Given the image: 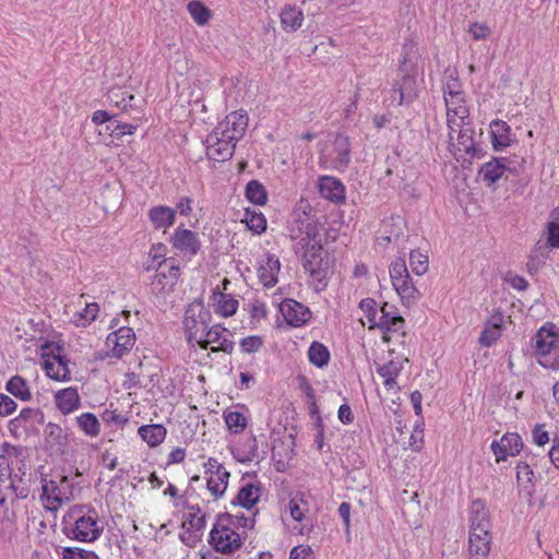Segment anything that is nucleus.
Returning <instances> with one entry per match:
<instances>
[{
    "label": "nucleus",
    "mask_w": 559,
    "mask_h": 559,
    "mask_svg": "<svg viewBox=\"0 0 559 559\" xmlns=\"http://www.w3.org/2000/svg\"><path fill=\"white\" fill-rule=\"evenodd\" d=\"M302 265L310 277L317 282V290H322L326 287V280L331 274V263L322 245L319 242L311 243L310 241L305 245Z\"/></svg>",
    "instance_id": "obj_1"
},
{
    "label": "nucleus",
    "mask_w": 559,
    "mask_h": 559,
    "mask_svg": "<svg viewBox=\"0 0 559 559\" xmlns=\"http://www.w3.org/2000/svg\"><path fill=\"white\" fill-rule=\"evenodd\" d=\"M454 129H449V143L452 147L453 154L459 158L464 154L469 157L480 156L481 148L478 144L477 138L480 133H477L472 127L471 120L464 119L463 123Z\"/></svg>",
    "instance_id": "obj_2"
},
{
    "label": "nucleus",
    "mask_w": 559,
    "mask_h": 559,
    "mask_svg": "<svg viewBox=\"0 0 559 559\" xmlns=\"http://www.w3.org/2000/svg\"><path fill=\"white\" fill-rule=\"evenodd\" d=\"M390 277L394 289L405 306L409 307L420 299L421 293L411 277L403 259L396 258L391 262Z\"/></svg>",
    "instance_id": "obj_3"
},
{
    "label": "nucleus",
    "mask_w": 559,
    "mask_h": 559,
    "mask_svg": "<svg viewBox=\"0 0 559 559\" xmlns=\"http://www.w3.org/2000/svg\"><path fill=\"white\" fill-rule=\"evenodd\" d=\"M320 160L326 167L345 170L350 163V143L348 136L336 134L325 142L320 152Z\"/></svg>",
    "instance_id": "obj_4"
},
{
    "label": "nucleus",
    "mask_w": 559,
    "mask_h": 559,
    "mask_svg": "<svg viewBox=\"0 0 559 559\" xmlns=\"http://www.w3.org/2000/svg\"><path fill=\"white\" fill-rule=\"evenodd\" d=\"M211 320L210 311L204 307L201 301L191 302L183 318V325L189 343H200L203 340V334L209 329Z\"/></svg>",
    "instance_id": "obj_5"
},
{
    "label": "nucleus",
    "mask_w": 559,
    "mask_h": 559,
    "mask_svg": "<svg viewBox=\"0 0 559 559\" xmlns=\"http://www.w3.org/2000/svg\"><path fill=\"white\" fill-rule=\"evenodd\" d=\"M78 518L72 530L73 537L80 542H94L103 533V526L98 524V514L95 509L80 506L75 510Z\"/></svg>",
    "instance_id": "obj_6"
},
{
    "label": "nucleus",
    "mask_w": 559,
    "mask_h": 559,
    "mask_svg": "<svg viewBox=\"0 0 559 559\" xmlns=\"http://www.w3.org/2000/svg\"><path fill=\"white\" fill-rule=\"evenodd\" d=\"M210 544L222 554H233L242 545L240 535L222 515L210 533Z\"/></svg>",
    "instance_id": "obj_7"
},
{
    "label": "nucleus",
    "mask_w": 559,
    "mask_h": 559,
    "mask_svg": "<svg viewBox=\"0 0 559 559\" xmlns=\"http://www.w3.org/2000/svg\"><path fill=\"white\" fill-rule=\"evenodd\" d=\"M41 499L48 503V510H58L63 502H69L73 498V485L68 476H61L59 481L45 480L41 486Z\"/></svg>",
    "instance_id": "obj_8"
},
{
    "label": "nucleus",
    "mask_w": 559,
    "mask_h": 559,
    "mask_svg": "<svg viewBox=\"0 0 559 559\" xmlns=\"http://www.w3.org/2000/svg\"><path fill=\"white\" fill-rule=\"evenodd\" d=\"M248 127V116L243 110L233 111L216 127V134L225 136L231 143H236L243 136Z\"/></svg>",
    "instance_id": "obj_9"
},
{
    "label": "nucleus",
    "mask_w": 559,
    "mask_h": 559,
    "mask_svg": "<svg viewBox=\"0 0 559 559\" xmlns=\"http://www.w3.org/2000/svg\"><path fill=\"white\" fill-rule=\"evenodd\" d=\"M230 332L219 324H215L206 330L203 340L197 343L201 348L206 349L211 345L213 353L224 352L231 354L234 350V342L230 340Z\"/></svg>",
    "instance_id": "obj_10"
},
{
    "label": "nucleus",
    "mask_w": 559,
    "mask_h": 559,
    "mask_svg": "<svg viewBox=\"0 0 559 559\" xmlns=\"http://www.w3.org/2000/svg\"><path fill=\"white\" fill-rule=\"evenodd\" d=\"M135 343L134 331L129 326H122L111 332L106 338V346L110 349V356L121 358L131 350Z\"/></svg>",
    "instance_id": "obj_11"
},
{
    "label": "nucleus",
    "mask_w": 559,
    "mask_h": 559,
    "mask_svg": "<svg viewBox=\"0 0 559 559\" xmlns=\"http://www.w3.org/2000/svg\"><path fill=\"white\" fill-rule=\"evenodd\" d=\"M206 155L215 162L228 160L233 157L236 145L213 130L205 139Z\"/></svg>",
    "instance_id": "obj_12"
},
{
    "label": "nucleus",
    "mask_w": 559,
    "mask_h": 559,
    "mask_svg": "<svg viewBox=\"0 0 559 559\" xmlns=\"http://www.w3.org/2000/svg\"><path fill=\"white\" fill-rule=\"evenodd\" d=\"M491 451L499 463L506 461L508 456L518 455L523 449V442L518 433H504L500 440H493L490 445Z\"/></svg>",
    "instance_id": "obj_13"
},
{
    "label": "nucleus",
    "mask_w": 559,
    "mask_h": 559,
    "mask_svg": "<svg viewBox=\"0 0 559 559\" xmlns=\"http://www.w3.org/2000/svg\"><path fill=\"white\" fill-rule=\"evenodd\" d=\"M533 342L536 358L539 355L556 349L559 346V329L552 323H547L536 332Z\"/></svg>",
    "instance_id": "obj_14"
},
{
    "label": "nucleus",
    "mask_w": 559,
    "mask_h": 559,
    "mask_svg": "<svg viewBox=\"0 0 559 559\" xmlns=\"http://www.w3.org/2000/svg\"><path fill=\"white\" fill-rule=\"evenodd\" d=\"M179 276V267L175 265L174 260L165 259L158 262L156 274L152 281V290L162 293L166 286L171 287Z\"/></svg>",
    "instance_id": "obj_15"
},
{
    "label": "nucleus",
    "mask_w": 559,
    "mask_h": 559,
    "mask_svg": "<svg viewBox=\"0 0 559 559\" xmlns=\"http://www.w3.org/2000/svg\"><path fill=\"white\" fill-rule=\"evenodd\" d=\"M447 106V123L449 129H454L463 123L464 119L469 118V109L466 105L465 96L459 94L455 96H447L444 99Z\"/></svg>",
    "instance_id": "obj_16"
},
{
    "label": "nucleus",
    "mask_w": 559,
    "mask_h": 559,
    "mask_svg": "<svg viewBox=\"0 0 559 559\" xmlns=\"http://www.w3.org/2000/svg\"><path fill=\"white\" fill-rule=\"evenodd\" d=\"M490 514L485 504L480 499H476L471 503L469 507V532L485 534H491Z\"/></svg>",
    "instance_id": "obj_17"
},
{
    "label": "nucleus",
    "mask_w": 559,
    "mask_h": 559,
    "mask_svg": "<svg viewBox=\"0 0 559 559\" xmlns=\"http://www.w3.org/2000/svg\"><path fill=\"white\" fill-rule=\"evenodd\" d=\"M280 311L285 321L292 326H300L310 318L309 309L294 299H285L280 305Z\"/></svg>",
    "instance_id": "obj_18"
},
{
    "label": "nucleus",
    "mask_w": 559,
    "mask_h": 559,
    "mask_svg": "<svg viewBox=\"0 0 559 559\" xmlns=\"http://www.w3.org/2000/svg\"><path fill=\"white\" fill-rule=\"evenodd\" d=\"M393 100L397 105L409 104L418 96V84L416 78L405 74L393 87Z\"/></svg>",
    "instance_id": "obj_19"
},
{
    "label": "nucleus",
    "mask_w": 559,
    "mask_h": 559,
    "mask_svg": "<svg viewBox=\"0 0 559 559\" xmlns=\"http://www.w3.org/2000/svg\"><path fill=\"white\" fill-rule=\"evenodd\" d=\"M58 354L45 359L44 368L48 377L55 380H68L70 370L68 368V359L60 354L61 348L58 346Z\"/></svg>",
    "instance_id": "obj_20"
},
{
    "label": "nucleus",
    "mask_w": 559,
    "mask_h": 559,
    "mask_svg": "<svg viewBox=\"0 0 559 559\" xmlns=\"http://www.w3.org/2000/svg\"><path fill=\"white\" fill-rule=\"evenodd\" d=\"M176 249L185 254L194 255L200 249V241L197 234L189 229H177L171 238Z\"/></svg>",
    "instance_id": "obj_21"
},
{
    "label": "nucleus",
    "mask_w": 559,
    "mask_h": 559,
    "mask_svg": "<svg viewBox=\"0 0 559 559\" xmlns=\"http://www.w3.org/2000/svg\"><path fill=\"white\" fill-rule=\"evenodd\" d=\"M491 534L469 532L468 559H488L490 552Z\"/></svg>",
    "instance_id": "obj_22"
},
{
    "label": "nucleus",
    "mask_w": 559,
    "mask_h": 559,
    "mask_svg": "<svg viewBox=\"0 0 559 559\" xmlns=\"http://www.w3.org/2000/svg\"><path fill=\"white\" fill-rule=\"evenodd\" d=\"M319 192L322 198L335 203L344 200V186L333 177L325 176L320 178Z\"/></svg>",
    "instance_id": "obj_23"
},
{
    "label": "nucleus",
    "mask_w": 559,
    "mask_h": 559,
    "mask_svg": "<svg viewBox=\"0 0 559 559\" xmlns=\"http://www.w3.org/2000/svg\"><path fill=\"white\" fill-rule=\"evenodd\" d=\"M280 260L274 255H267L258 270L259 278L265 287H273L277 283L280 272Z\"/></svg>",
    "instance_id": "obj_24"
},
{
    "label": "nucleus",
    "mask_w": 559,
    "mask_h": 559,
    "mask_svg": "<svg viewBox=\"0 0 559 559\" xmlns=\"http://www.w3.org/2000/svg\"><path fill=\"white\" fill-rule=\"evenodd\" d=\"M57 407L62 414H69L80 407L81 400L78 390L67 388L60 390L55 395Z\"/></svg>",
    "instance_id": "obj_25"
},
{
    "label": "nucleus",
    "mask_w": 559,
    "mask_h": 559,
    "mask_svg": "<svg viewBox=\"0 0 559 559\" xmlns=\"http://www.w3.org/2000/svg\"><path fill=\"white\" fill-rule=\"evenodd\" d=\"M148 217L156 229H167L175 223L176 211L169 206H153Z\"/></svg>",
    "instance_id": "obj_26"
},
{
    "label": "nucleus",
    "mask_w": 559,
    "mask_h": 559,
    "mask_svg": "<svg viewBox=\"0 0 559 559\" xmlns=\"http://www.w3.org/2000/svg\"><path fill=\"white\" fill-rule=\"evenodd\" d=\"M479 175L487 186L495 185L501 177L506 175V168L502 165V157H493L490 162L483 165Z\"/></svg>",
    "instance_id": "obj_27"
},
{
    "label": "nucleus",
    "mask_w": 559,
    "mask_h": 559,
    "mask_svg": "<svg viewBox=\"0 0 559 559\" xmlns=\"http://www.w3.org/2000/svg\"><path fill=\"white\" fill-rule=\"evenodd\" d=\"M304 21V13L301 10L293 5H286L281 12L282 27L287 32L297 31Z\"/></svg>",
    "instance_id": "obj_28"
},
{
    "label": "nucleus",
    "mask_w": 559,
    "mask_h": 559,
    "mask_svg": "<svg viewBox=\"0 0 559 559\" xmlns=\"http://www.w3.org/2000/svg\"><path fill=\"white\" fill-rule=\"evenodd\" d=\"M166 428L163 425H144L138 430L139 436L150 445H159L166 437Z\"/></svg>",
    "instance_id": "obj_29"
},
{
    "label": "nucleus",
    "mask_w": 559,
    "mask_h": 559,
    "mask_svg": "<svg viewBox=\"0 0 559 559\" xmlns=\"http://www.w3.org/2000/svg\"><path fill=\"white\" fill-rule=\"evenodd\" d=\"M108 102L117 108L127 111L129 108L135 107L132 102L135 99L134 95L130 94L122 87H112L107 94Z\"/></svg>",
    "instance_id": "obj_30"
},
{
    "label": "nucleus",
    "mask_w": 559,
    "mask_h": 559,
    "mask_svg": "<svg viewBox=\"0 0 559 559\" xmlns=\"http://www.w3.org/2000/svg\"><path fill=\"white\" fill-rule=\"evenodd\" d=\"M403 362H408V359H404L403 361L391 360L378 369V373L384 379L383 384L388 390L395 386V379L401 373Z\"/></svg>",
    "instance_id": "obj_31"
},
{
    "label": "nucleus",
    "mask_w": 559,
    "mask_h": 559,
    "mask_svg": "<svg viewBox=\"0 0 559 559\" xmlns=\"http://www.w3.org/2000/svg\"><path fill=\"white\" fill-rule=\"evenodd\" d=\"M510 127L506 121L496 120L491 123L492 144L496 151L510 144Z\"/></svg>",
    "instance_id": "obj_32"
},
{
    "label": "nucleus",
    "mask_w": 559,
    "mask_h": 559,
    "mask_svg": "<svg viewBox=\"0 0 559 559\" xmlns=\"http://www.w3.org/2000/svg\"><path fill=\"white\" fill-rule=\"evenodd\" d=\"M393 306H390L388 302H384L381 308H379L378 317L374 318V313H372L371 326H379L383 329L385 325H399L402 322V317L397 314H393L392 310Z\"/></svg>",
    "instance_id": "obj_33"
},
{
    "label": "nucleus",
    "mask_w": 559,
    "mask_h": 559,
    "mask_svg": "<svg viewBox=\"0 0 559 559\" xmlns=\"http://www.w3.org/2000/svg\"><path fill=\"white\" fill-rule=\"evenodd\" d=\"M260 492V486L247 484L240 488L237 495L238 503L246 509H251L259 501Z\"/></svg>",
    "instance_id": "obj_34"
},
{
    "label": "nucleus",
    "mask_w": 559,
    "mask_h": 559,
    "mask_svg": "<svg viewBox=\"0 0 559 559\" xmlns=\"http://www.w3.org/2000/svg\"><path fill=\"white\" fill-rule=\"evenodd\" d=\"M5 389L15 397L22 401H29L32 399V393L27 385V382L21 376L12 377L5 384Z\"/></svg>",
    "instance_id": "obj_35"
},
{
    "label": "nucleus",
    "mask_w": 559,
    "mask_h": 559,
    "mask_svg": "<svg viewBox=\"0 0 559 559\" xmlns=\"http://www.w3.org/2000/svg\"><path fill=\"white\" fill-rule=\"evenodd\" d=\"M80 429L90 437H97L100 432V424L92 413H83L76 417Z\"/></svg>",
    "instance_id": "obj_36"
},
{
    "label": "nucleus",
    "mask_w": 559,
    "mask_h": 559,
    "mask_svg": "<svg viewBox=\"0 0 559 559\" xmlns=\"http://www.w3.org/2000/svg\"><path fill=\"white\" fill-rule=\"evenodd\" d=\"M501 322L502 319L499 318L498 320L488 322L485 325V329L479 336V343L483 346L489 347L500 337L502 331Z\"/></svg>",
    "instance_id": "obj_37"
},
{
    "label": "nucleus",
    "mask_w": 559,
    "mask_h": 559,
    "mask_svg": "<svg viewBox=\"0 0 559 559\" xmlns=\"http://www.w3.org/2000/svg\"><path fill=\"white\" fill-rule=\"evenodd\" d=\"M247 199L257 204L264 205L267 201V193L264 186L258 180H250L246 186Z\"/></svg>",
    "instance_id": "obj_38"
},
{
    "label": "nucleus",
    "mask_w": 559,
    "mask_h": 559,
    "mask_svg": "<svg viewBox=\"0 0 559 559\" xmlns=\"http://www.w3.org/2000/svg\"><path fill=\"white\" fill-rule=\"evenodd\" d=\"M308 356L310 362L319 368L326 366L330 360L329 349L319 342H313L310 345Z\"/></svg>",
    "instance_id": "obj_39"
},
{
    "label": "nucleus",
    "mask_w": 559,
    "mask_h": 559,
    "mask_svg": "<svg viewBox=\"0 0 559 559\" xmlns=\"http://www.w3.org/2000/svg\"><path fill=\"white\" fill-rule=\"evenodd\" d=\"M188 11L191 14L192 19L194 20V22L199 25L207 24L210 19L212 17L211 10L200 1L194 0L189 2Z\"/></svg>",
    "instance_id": "obj_40"
},
{
    "label": "nucleus",
    "mask_w": 559,
    "mask_h": 559,
    "mask_svg": "<svg viewBox=\"0 0 559 559\" xmlns=\"http://www.w3.org/2000/svg\"><path fill=\"white\" fill-rule=\"evenodd\" d=\"M548 247L559 248V223L557 222L548 223L546 245L535 249L534 253L540 252V255L547 257Z\"/></svg>",
    "instance_id": "obj_41"
},
{
    "label": "nucleus",
    "mask_w": 559,
    "mask_h": 559,
    "mask_svg": "<svg viewBox=\"0 0 559 559\" xmlns=\"http://www.w3.org/2000/svg\"><path fill=\"white\" fill-rule=\"evenodd\" d=\"M225 423L230 431L239 433L247 427L246 416L238 411H229L224 414Z\"/></svg>",
    "instance_id": "obj_42"
},
{
    "label": "nucleus",
    "mask_w": 559,
    "mask_h": 559,
    "mask_svg": "<svg viewBox=\"0 0 559 559\" xmlns=\"http://www.w3.org/2000/svg\"><path fill=\"white\" fill-rule=\"evenodd\" d=\"M443 97L463 94L462 84L453 71L447 70L443 80Z\"/></svg>",
    "instance_id": "obj_43"
},
{
    "label": "nucleus",
    "mask_w": 559,
    "mask_h": 559,
    "mask_svg": "<svg viewBox=\"0 0 559 559\" xmlns=\"http://www.w3.org/2000/svg\"><path fill=\"white\" fill-rule=\"evenodd\" d=\"M533 477H534V472L527 463L520 462L516 465L518 483H519V485L524 486V488L527 489L528 495H531L532 489H533Z\"/></svg>",
    "instance_id": "obj_44"
},
{
    "label": "nucleus",
    "mask_w": 559,
    "mask_h": 559,
    "mask_svg": "<svg viewBox=\"0 0 559 559\" xmlns=\"http://www.w3.org/2000/svg\"><path fill=\"white\" fill-rule=\"evenodd\" d=\"M409 265L414 274L419 276L425 274L429 266L428 255L417 250L411 251Z\"/></svg>",
    "instance_id": "obj_45"
},
{
    "label": "nucleus",
    "mask_w": 559,
    "mask_h": 559,
    "mask_svg": "<svg viewBox=\"0 0 559 559\" xmlns=\"http://www.w3.org/2000/svg\"><path fill=\"white\" fill-rule=\"evenodd\" d=\"M238 309V300L230 295L219 294L217 299L216 312L223 317H230L236 313Z\"/></svg>",
    "instance_id": "obj_46"
},
{
    "label": "nucleus",
    "mask_w": 559,
    "mask_h": 559,
    "mask_svg": "<svg viewBox=\"0 0 559 559\" xmlns=\"http://www.w3.org/2000/svg\"><path fill=\"white\" fill-rule=\"evenodd\" d=\"M245 222L248 228L255 234H261L266 228V219L262 213L246 211Z\"/></svg>",
    "instance_id": "obj_47"
},
{
    "label": "nucleus",
    "mask_w": 559,
    "mask_h": 559,
    "mask_svg": "<svg viewBox=\"0 0 559 559\" xmlns=\"http://www.w3.org/2000/svg\"><path fill=\"white\" fill-rule=\"evenodd\" d=\"M536 359L542 367L554 371H559V345L556 347V349L539 355V357Z\"/></svg>",
    "instance_id": "obj_48"
},
{
    "label": "nucleus",
    "mask_w": 559,
    "mask_h": 559,
    "mask_svg": "<svg viewBox=\"0 0 559 559\" xmlns=\"http://www.w3.org/2000/svg\"><path fill=\"white\" fill-rule=\"evenodd\" d=\"M228 478L229 476H211L207 479V489L215 498H219L224 495L228 485Z\"/></svg>",
    "instance_id": "obj_49"
},
{
    "label": "nucleus",
    "mask_w": 559,
    "mask_h": 559,
    "mask_svg": "<svg viewBox=\"0 0 559 559\" xmlns=\"http://www.w3.org/2000/svg\"><path fill=\"white\" fill-rule=\"evenodd\" d=\"M241 452V456L238 457V460L241 462H251L259 459L258 442L255 437L249 438L248 441L243 443Z\"/></svg>",
    "instance_id": "obj_50"
},
{
    "label": "nucleus",
    "mask_w": 559,
    "mask_h": 559,
    "mask_svg": "<svg viewBox=\"0 0 559 559\" xmlns=\"http://www.w3.org/2000/svg\"><path fill=\"white\" fill-rule=\"evenodd\" d=\"M223 521H226L233 527H242V528H252L254 524V519H250L243 514L241 515H231V514H223Z\"/></svg>",
    "instance_id": "obj_51"
},
{
    "label": "nucleus",
    "mask_w": 559,
    "mask_h": 559,
    "mask_svg": "<svg viewBox=\"0 0 559 559\" xmlns=\"http://www.w3.org/2000/svg\"><path fill=\"white\" fill-rule=\"evenodd\" d=\"M107 130H110L114 138L121 139L126 134H133L136 130V126L131 123H119L114 120V124L107 126Z\"/></svg>",
    "instance_id": "obj_52"
},
{
    "label": "nucleus",
    "mask_w": 559,
    "mask_h": 559,
    "mask_svg": "<svg viewBox=\"0 0 559 559\" xmlns=\"http://www.w3.org/2000/svg\"><path fill=\"white\" fill-rule=\"evenodd\" d=\"M197 510L198 512L191 513L189 520L183 523V526L188 527L190 531H201L205 527V515L199 514V508Z\"/></svg>",
    "instance_id": "obj_53"
},
{
    "label": "nucleus",
    "mask_w": 559,
    "mask_h": 559,
    "mask_svg": "<svg viewBox=\"0 0 559 559\" xmlns=\"http://www.w3.org/2000/svg\"><path fill=\"white\" fill-rule=\"evenodd\" d=\"M404 324L405 321L402 318V322L397 325H385L383 330L382 340L386 343L391 342L393 336L403 337L404 336Z\"/></svg>",
    "instance_id": "obj_54"
},
{
    "label": "nucleus",
    "mask_w": 559,
    "mask_h": 559,
    "mask_svg": "<svg viewBox=\"0 0 559 559\" xmlns=\"http://www.w3.org/2000/svg\"><path fill=\"white\" fill-rule=\"evenodd\" d=\"M263 341L260 336H248L241 340L240 347L246 353H255L262 346Z\"/></svg>",
    "instance_id": "obj_55"
},
{
    "label": "nucleus",
    "mask_w": 559,
    "mask_h": 559,
    "mask_svg": "<svg viewBox=\"0 0 559 559\" xmlns=\"http://www.w3.org/2000/svg\"><path fill=\"white\" fill-rule=\"evenodd\" d=\"M204 467L206 473H210L212 476H229V473L225 469V467L214 457H210L204 464Z\"/></svg>",
    "instance_id": "obj_56"
},
{
    "label": "nucleus",
    "mask_w": 559,
    "mask_h": 559,
    "mask_svg": "<svg viewBox=\"0 0 559 559\" xmlns=\"http://www.w3.org/2000/svg\"><path fill=\"white\" fill-rule=\"evenodd\" d=\"M468 32L472 34L473 38L476 40L485 39L491 33L489 26H487L486 24H483V23L471 24Z\"/></svg>",
    "instance_id": "obj_57"
},
{
    "label": "nucleus",
    "mask_w": 559,
    "mask_h": 559,
    "mask_svg": "<svg viewBox=\"0 0 559 559\" xmlns=\"http://www.w3.org/2000/svg\"><path fill=\"white\" fill-rule=\"evenodd\" d=\"M16 409V403L8 395L0 393V416L7 417Z\"/></svg>",
    "instance_id": "obj_58"
},
{
    "label": "nucleus",
    "mask_w": 559,
    "mask_h": 559,
    "mask_svg": "<svg viewBox=\"0 0 559 559\" xmlns=\"http://www.w3.org/2000/svg\"><path fill=\"white\" fill-rule=\"evenodd\" d=\"M302 502V498L296 496L293 499H290L288 503V510L290 516L297 521L300 522L304 519V511L301 510L300 503Z\"/></svg>",
    "instance_id": "obj_59"
},
{
    "label": "nucleus",
    "mask_w": 559,
    "mask_h": 559,
    "mask_svg": "<svg viewBox=\"0 0 559 559\" xmlns=\"http://www.w3.org/2000/svg\"><path fill=\"white\" fill-rule=\"evenodd\" d=\"M502 165L506 168V174L511 175H520L524 171V159L519 160H510L508 158L502 157Z\"/></svg>",
    "instance_id": "obj_60"
},
{
    "label": "nucleus",
    "mask_w": 559,
    "mask_h": 559,
    "mask_svg": "<svg viewBox=\"0 0 559 559\" xmlns=\"http://www.w3.org/2000/svg\"><path fill=\"white\" fill-rule=\"evenodd\" d=\"M360 309L365 312L368 321L371 323L372 313H374V318L378 317L379 308L377 307V302L371 298H366L360 301Z\"/></svg>",
    "instance_id": "obj_61"
},
{
    "label": "nucleus",
    "mask_w": 559,
    "mask_h": 559,
    "mask_svg": "<svg viewBox=\"0 0 559 559\" xmlns=\"http://www.w3.org/2000/svg\"><path fill=\"white\" fill-rule=\"evenodd\" d=\"M289 559H313V551L309 546H296L290 550Z\"/></svg>",
    "instance_id": "obj_62"
},
{
    "label": "nucleus",
    "mask_w": 559,
    "mask_h": 559,
    "mask_svg": "<svg viewBox=\"0 0 559 559\" xmlns=\"http://www.w3.org/2000/svg\"><path fill=\"white\" fill-rule=\"evenodd\" d=\"M102 419L107 424H115L117 426H122L127 423V418H124L121 414L116 411L106 409L102 414Z\"/></svg>",
    "instance_id": "obj_63"
},
{
    "label": "nucleus",
    "mask_w": 559,
    "mask_h": 559,
    "mask_svg": "<svg viewBox=\"0 0 559 559\" xmlns=\"http://www.w3.org/2000/svg\"><path fill=\"white\" fill-rule=\"evenodd\" d=\"M532 435L533 440L537 445H544L549 441L548 432L544 429V425H536Z\"/></svg>",
    "instance_id": "obj_64"
}]
</instances>
